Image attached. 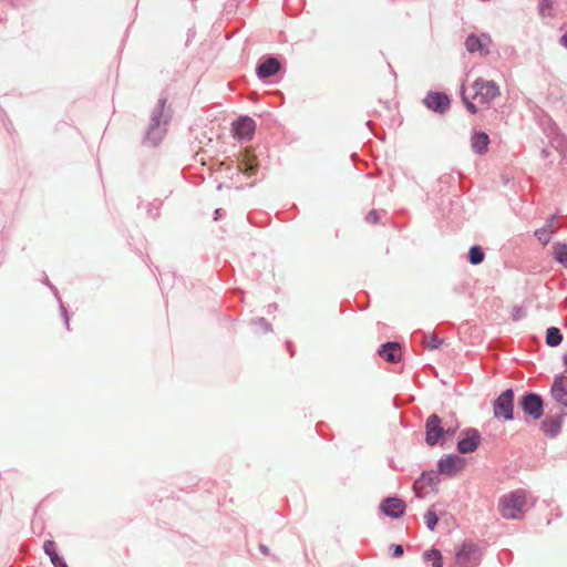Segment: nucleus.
Listing matches in <instances>:
<instances>
[{
    "instance_id": "obj_1",
    "label": "nucleus",
    "mask_w": 567,
    "mask_h": 567,
    "mask_svg": "<svg viewBox=\"0 0 567 567\" xmlns=\"http://www.w3.org/2000/svg\"><path fill=\"white\" fill-rule=\"evenodd\" d=\"M473 94L466 96L463 94V101L466 109L472 114L480 110L487 109L491 103L501 94L498 85L494 81L476 79L472 85Z\"/></svg>"
},
{
    "instance_id": "obj_2",
    "label": "nucleus",
    "mask_w": 567,
    "mask_h": 567,
    "mask_svg": "<svg viewBox=\"0 0 567 567\" xmlns=\"http://www.w3.org/2000/svg\"><path fill=\"white\" fill-rule=\"evenodd\" d=\"M528 493L515 489L499 497L497 509L505 519H523L526 513Z\"/></svg>"
},
{
    "instance_id": "obj_3",
    "label": "nucleus",
    "mask_w": 567,
    "mask_h": 567,
    "mask_svg": "<svg viewBox=\"0 0 567 567\" xmlns=\"http://www.w3.org/2000/svg\"><path fill=\"white\" fill-rule=\"evenodd\" d=\"M494 416L497 419H504L506 421L512 420L514 411V392L508 389L504 391L494 402Z\"/></svg>"
},
{
    "instance_id": "obj_4",
    "label": "nucleus",
    "mask_w": 567,
    "mask_h": 567,
    "mask_svg": "<svg viewBox=\"0 0 567 567\" xmlns=\"http://www.w3.org/2000/svg\"><path fill=\"white\" fill-rule=\"evenodd\" d=\"M466 461L464 457L452 454L441 458L437 463L440 474L454 476L465 468Z\"/></svg>"
},
{
    "instance_id": "obj_5",
    "label": "nucleus",
    "mask_w": 567,
    "mask_h": 567,
    "mask_svg": "<svg viewBox=\"0 0 567 567\" xmlns=\"http://www.w3.org/2000/svg\"><path fill=\"white\" fill-rule=\"evenodd\" d=\"M441 419L436 414H432L427 417L425 423V441L430 446L435 445L444 434H449L450 431H444L441 425Z\"/></svg>"
},
{
    "instance_id": "obj_6",
    "label": "nucleus",
    "mask_w": 567,
    "mask_h": 567,
    "mask_svg": "<svg viewBox=\"0 0 567 567\" xmlns=\"http://www.w3.org/2000/svg\"><path fill=\"white\" fill-rule=\"evenodd\" d=\"M481 443V435L475 429H467L462 433L461 440L457 442V451L466 454L477 450Z\"/></svg>"
},
{
    "instance_id": "obj_7",
    "label": "nucleus",
    "mask_w": 567,
    "mask_h": 567,
    "mask_svg": "<svg viewBox=\"0 0 567 567\" xmlns=\"http://www.w3.org/2000/svg\"><path fill=\"white\" fill-rule=\"evenodd\" d=\"M519 405L526 414L535 420H538L543 415V401L537 394L528 393L524 395Z\"/></svg>"
},
{
    "instance_id": "obj_8",
    "label": "nucleus",
    "mask_w": 567,
    "mask_h": 567,
    "mask_svg": "<svg viewBox=\"0 0 567 567\" xmlns=\"http://www.w3.org/2000/svg\"><path fill=\"white\" fill-rule=\"evenodd\" d=\"M477 548L472 543H463L455 551V560L460 567H467L475 564Z\"/></svg>"
},
{
    "instance_id": "obj_9",
    "label": "nucleus",
    "mask_w": 567,
    "mask_h": 567,
    "mask_svg": "<svg viewBox=\"0 0 567 567\" xmlns=\"http://www.w3.org/2000/svg\"><path fill=\"white\" fill-rule=\"evenodd\" d=\"M256 128L255 121L244 116L233 123L234 136L240 140L251 138Z\"/></svg>"
},
{
    "instance_id": "obj_10",
    "label": "nucleus",
    "mask_w": 567,
    "mask_h": 567,
    "mask_svg": "<svg viewBox=\"0 0 567 567\" xmlns=\"http://www.w3.org/2000/svg\"><path fill=\"white\" fill-rule=\"evenodd\" d=\"M381 509L386 516L398 518L403 515L405 503L398 497H388L381 503Z\"/></svg>"
},
{
    "instance_id": "obj_11",
    "label": "nucleus",
    "mask_w": 567,
    "mask_h": 567,
    "mask_svg": "<svg viewBox=\"0 0 567 567\" xmlns=\"http://www.w3.org/2000/svg\"><path fill=\"white\" fill-rule=\"evenodd\" d=\"M257 166V157L248 151L244 152L238 158V171L248 177L255 174Z\"/></svg>"
},
{
    "instance_id": "obj_12",
    "label": "nucleus",
    "mask_w": 567,
    "mask_h": 567,
    "mask_svg": "<svg viewBox=\"0 0 567 567\" xmlns=\"http://www.w3.org/2000/svg\"><path fill=\"white\" fill-rule=\"evenodd\" d=\"M551 394L556 401L567 406V377H557L551 386Z\"/></svg>"
},
{
    "instance_id": "obj_13",
    "label": "nucleus",
    "mask_w": 567,
    "mask_h": 567,
    "mask_svg": "<svg viewBox=\"0 0 567 567\" xmlns=\"http://www.w3.org/2000/svg\"><path fill=\"white\" fill-rule=\"evenodd\" d=\"M379 355L391 363L401 360V348L398 342H388L379 350Z\"/></svg>"
},
{
    "instance_id": "obj_14",
    "label": "nucleus",
    "mask_w": 567,
    "mask_h": 567,
    "mask_svg": "<svg viewBox=\"0 0 567 567\" xmlns=\"http://www.w3.org/2000/svg\"><path fill=\"white\" fill-rule=\"evenodd\" d=\"M425 103L433 111L444 112L450 105V100L445 94L431 93L426 96Z\"/></svg>"
},
{
    "instance_id": "obj_15",
    "label": "nucleus",
    "mask_w": 567,
    "mask_h": 567,
    "mask_svg": "<svg viewBox=\"0 0 567 567\" xmlns=\"http://www.w3.org/2000/svg\"><path fill=\"white\" fill-rule=\"evenodd\" d=\"M280 69V63L275 58L266 59L257 68V74L259 78H268L276 74Z\"/></svg>"
},
{
    "instance_id": "obj_16",
    "label": "nucleus",
    "mask_w": 567,
    "mask_h": 567,
    "mask_svg": "<svg viewBox=\"0 0 567 567\" xmlns=\"http://www.w3.org/2000/svg\"><path fill=\"white\" fill-rule=\"evenodd\" d=\"M488 143L489 138L485 133H476L472 138V147L478 154L486 152Z\"/></svg>"
},
{
    "instance_id": "obj_17",
    "label": "nucleus",
    "mask_w": 567,
    "mask_h": 567,
    "mask_svg": "<svg viewBox=\"0 0 567 567\" xmlns=\"http://www.w3.org/2000/svg\"><path fill=\"white\" fill-rule=\"evenodd\" d=\"M465 47H466L467 51L471 53H474L477 51L481 52L482 54L487 53V50L484 49V44L482 43L481 39L473 34L467 37V39L465 41Z\"/></svg>"
},
{
    "instance_id": "obj_18",
    "label": "nucleus",
    "mask_w": 567,
    "mask_h": 567,
    "mask_svg": "<svg viewBox=\"0 0 567 567\" xmlns=\"http://www.w3.org/2000/svg\"><path fill=\"white\" fill-rule=\"evenodd\" d=\"M555 259L567 268V243H557L553 246Z\"/></svg>"
},
{
    "instance_id": "obj_19",
    "label": "nucleus",
    "mask_w": 567,
    "mask_h": 567,
    "mask_svg": "<svg viewBox=\"0 0 567 567\" xmlns=\"http://www.w3.org/2000/svg\"><path fill=\"white\" fill-rule=\"evenodd\" d=\"M563 336L558 328L550 327L546 331V343L549 347H557L561 343Z\"/></svg>"
},
{
    "instance_id": "obj_20",
    "label": "nucleus",
    "mask_w": 567,
    "mask_h": 567,
    "mask_svg": "<svg viewBox=\"0 0 567 567\" xmlns=\"http://www.w3.org/2000/svg\"><path fill=\"white\" fill-rule=\"evenodd\" d=\"M543 430L546 434L555 436L560 430V420L547 419L542 423Z\"/></svg>"
},
{
    "instance_id": "obj_21",
    "label": "nucleus",
    "mask_w": 567,
    "mask_h": 567,
    "mask_svg": "<svg viewBox=\"0 0 567 567\" xmlns=\"http://www.w3.org/2000/svg\"><path fill=\"white\" fill-rule=\"evenodd\" d=\"M425 560L432 561V567H443L442 554L437 549L426 550L423 554Z\"/></svg>"
},
{
    "instance_id": "obj_22",
    "label": "nucleus",
    "mask_w": 567,
    "mask_h": 567,
    "mask_svg": "<svg viewBox=\"0 0 567 567\" xmlns=\"http://www.w3.org/2000/svg\"><path fill=\"white\" fill-rule=\"evenodd\" d=\"M470 262L473 265H478L484 260V252L478 246H474L470 249Z\"/></svg>"
},
{
    "instance_id": "obj_23",
    "label": "nucleus",
    "mask_w": 567,
    "mask_h": 567,
    "mask_svg": "<svg viewBox=\"0 0 567 567\" xmlns=\"http://www.w3.org/2000/svg\"><path fill=\"white\" fill-rule=\"evenodd\" d=\"M423 343L429 349H437L442 343V340L439 339L434 333H429L424 336Z\"/></svg>"
},
{
    "instance_id": "obj_24",
    "label": "nucleus",
    "mask_w": 567,
    "mask_h": 567,
    "mask_svg": "<svg viewBox=\"0 0 567 567\" xmlns=\"http://www.w3.org/2000/svg\"><path fill=\"white\" fill-rule=\"evenodd\" d=\"M553 233L554 230H547L546 227H543L542 229L537 230L535 235L543 245H546L550 240Z\"/></svg>"
},
{
    "instance_id": "obj_25",
    "label": "nucleus",
    "mask_w": 567,
    "mask_h": 567,
    "mask_svg": "<svg viewBox=\"0 0 567 567\" xmlns=\"http://www.w3.org/2000/svg\"><path fill=\"white\" fill-rule=\"evenodd\" d=\"M553 10L551 0H542L539 4V12L543 17H550Z\"/></svg>"
},
{
    "instance_id": "obj_26",
    "label": "nucleus",
    "mask_w": 567,
    "mask_h": 567,
    "mask_svg": "<svg viewBox=\"0 0 567 567\" xmlns=\"http://www.w3.org/2000/svg\"><path fill=\"white\" fill-rule=\"evenodd\" d=\"M424 519L427 528L433 530L435 525L437 524L439 517L435 514V512L430 511L425 514Z\"/></svg>"
},
{
    "instance_id": "obj_27",
    "label": "nucleus",
    "mask_w": 567,
    "mask_h": 567,
    "mask_svg": "<svg viewBox=\"0 0 567 567\" xmlns=\"http://www.w3.org/2000/svg\"><path fill=\"white\" fill-rule=\"evenodd\" d=\"M43 548H44L45 554L50 557V559L53 558L54 555H58L56 545L53 540H47L44 543Z\"/></svg>"
},
{
    "instance_id": "obj_28",
    "label": "nucleus",
    "mask_w": 567,
    "mask_h": 567,
    "mask_svg": "<svg viewBox=\"0 0 567 567\" xmlns=\"http://www.w3.org/2000/svg\"><path fill=\"white\" fill-rule=\"evenodd\" d=\"M164 107H165V101H159L157 109H156L157 114H155L153 116L152 127H155V126L157 127L159 125V116L162 115Z\"/></svg>"
},
{
    "instance_id": "obj_29",
    "label": "nucleus",
    "mask_w": 567,
    "mask_h": 567,
    "mask_svg": "<svg viewBox=\"0 0 567 567\" xmlns=\"http://www.w3.org/2000/svg\"><path fill=\"white\" fill-rule=\"evenodd\" d=\"M51 563L54 567H68L66 563L59 555H54V557L51 558Z\"/></svg>"
},
{
    "instance_id": "obj_30",
    "label": "nucleus",
    "mask_w": 567,
    "mask_h": 567,
    "mask_svg": "<svg viewBox=\"0 0 567 567\" xmlns=\"http://www.w3.org/2000/svg\"><path fill=\"white\" fill-rule=\"evenodd\" d=\"M367 220L371 224H375L378 223V219H379V215L375 210H371L368 215H367Z\"/></svg>"
},
{
    "instance_id": "obj_31",
    "label": "nucleus",
    "mask_w": 567,
    "mask_h": 567,
    "mask_svg": "<svg viewBox=\"0 0 567 567\" xmlns=\"http://www.w3.org/2000/svg\"><path fill=\"white\" fill-rule=\"evenodd\" d=\"M402 554H403V547L401 545H396L394 547L393 556L394 557H400V556H402Z\"/></svg>"
},
{
    "instance_id": "obj_32",
    "label": "nucleus",
    "mask_w": 567,
    "mask_h": 567,
    "mask_svg": "<svg viewBox=\"0 0 567 567\" xmlns=\"http://www.w3.org/2000/svg\"><path fill=\"white\" fill-rule=\"evenodd\" d=\"M560 43L567 48V32L561 37Z\"/></svg>"
},
{
    "instance_id": "obj_33",
    "label": "nucleus",
    "mask_w": 567,
    "mask_h": 567,
    "mask_svg": "<svg viewBox=\"0 0 567 567\" xmlns=\"http://www.w3.org/2000/svg\"><path fill=\"white\" fill-rule=\"evenodd\" d=\"M260 550H261L265 555H268V553H269V549H268L266 546H264V545H261V546H260Z\"/></svg>"
},
{
    "instance_id": "obj_34",
    "label": "nucleus",
    "mask_w": 567,
    "mask_h": 567,
    "mask_svg": "<svg viewBox=\"0 0 567 567\" xmlns=\"http://www.w3.org/2000/svg\"><path fill=\"white\" fill-rule=\"evenodd\" d=\"M564 364H565V367L567 368V355H566V357H565V359H564Z\"/></svg>"
}]
</instances>
